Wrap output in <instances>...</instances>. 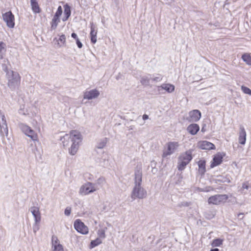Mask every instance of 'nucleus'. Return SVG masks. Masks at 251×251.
<instances>
[{
    "label": "nucleus",
    "mask_w": 251,
    "mask_h": 251,
    "mask_svg": "<svg viewBox=\"0 0 251 251\" xmlns=\"http://www.w3.org/2000/svg\"><path fill=\"white\" fill-rule=\"evenodd\" d=\"M82 139L81 134L76 130H73L70 135L66 134L60 138L64 147H68L71 143V147L69 148V153L72 155H75L77 152Z\"/></svg>",
    "instance_id": "obj_1"
},
{
    "label": "nucleus",
    "mask_w": 251,
    "mask_h": 251,
    "mask_svg": "<svg viewBox=\"0 0 251 251\" xmlns=\"http://www.w3.org/2000/svg\"><path fill=\"white\" fill-rule=\"evenodd\" d=\"M134 187L131 193L132 201L137 199H143L147 196V191L141 186L142 182V173L140 170L137 169L134 173Z\"/></svg>",
    "instance_id": "obj_2"
},
{
    "label": "nucleus",
    "mask_w": 251,
    "mask_h": 251,
    "mask_svg": "<svg viewBox=\"0 0 251 251\" xmlns=\"http://www.w3.org/2000/svg\"><path fill=\"white\" fill-rule=\"evenodd\" d=\"M3 70L6 73L8 86L12 91L16 90L21 82V76L19 73L12 70L8 71L6 67L3 68Z\"/></svg>",
    "instance_id": "obj_3"
},
{
    "label": "nucleus",
    "mask_w": 251,
    "mask_h": 251,
    "mask_svg": "<svg viewBox=\"0 0 251 251\" xmlns=\"http://www.w3.org/2000/svg\"><path fill=\"white\" fill-rule=\"evenodd\" d=\"M192 158V151L190 150L181 154L178 157V170L179 171L183 170Z\"/></svg>",
    "instance_id": "obj_4"
},
{
    "label": "nucleus",
    "mask_w": 251,
    "mask_h": 251,
    "mask_svg": "<svg viewBox=\"0 0 251 251\" xmlns=\"http://www.w3.org/2000/svg\"><path fill=\"white\" fill-rule=\"evenodd\" d=\"M18 126L23 133L30 137L33 141H38L37 133L30 127L22 123H18Z\"/></svg>",
    "instance_id": "obj_5"
},
{
    "label": "nucleus",
    "mask_w": 251,
    "mask_h": 251,
    "mask_svg": "<svg viewBox=\"0 0 251 251\" xmlns=\"http://www.w3.org/2000/svg\"><path fill=\"white\" fill-rule=\"evenodd\" d=\"M228 198L227 195L218 194L210 197L208 198V202L209 204L218 205L222 202H226Z\"/></svg>",
    "instance_id": "obj_6"
},
{
    "label": "nucleus",
    "mask_w": 251,
    "mask_h": 251,
    "mask_svg": "<svg viewBox=\"0 0 251 251\" xmlns=\"http://www.w3.org/2000/svg\"><path fill=\"white\" fill-rule=\"evenodd\" d=\"M74 226L78 232L84 235L88 233V227L80 219H76L75 221Z\"/></svg>",
    "instance_id": "obj_7"
},
{
    "label": "nucleus",
    "mask_w": 251,
    "mask_h": 251,
    "mask_svg": "<svg viewBox=\"0 0 251 251\" xmlns=\"http://www.w3.org/2000/svg\"><path fill=\"white\" fill-rule=\"evenodd\" d=\"M3 20L6 22L7 26L9 28H13L15 26L14 15L11 11L2 14Z\"/></svg>",
    "instance_id": "obj_8"
},
{
    "label": "nucleus",
    "mask_w": 251,
    "mask_h": 251,
    "mask_svg": "<svg viewBox=\"0 0 251 251\" xmlns=\"http://www.w3.org/2000/svg\"><path fill=\"white\" fill-rule=\"evenodd\" d=\"M94 186V184L91 182H87L80 187L79 193L83 195H86L93 193L96 191Z\"/></svg>",
    "instance_id": "obj_9"
},
{
    "label": "nucleus",
    "mask_w": 251,
    "mask_h": 251,
    "mask_svg": "<svg viewBox=\"0 0 251 251\" xmlns=\"http://www.w3.org/2000/svg\"><path fill=\"white\" fill-rule=\"evenodd\" d=\"M178 147V143L176 142H170L167 144V149L163 153V157H167L175 152Z\"/></svg>",
    "instance_id": "obj_10"
},
{
    "label": "nucleus",
    "mask_w": 251,
    "mask_h": 251,
    "mask_svg": "<svg viewBox=\"0 0 251 251\" xmlns=\"http://www.w3.org/2000/svg\"><path fill=\"white\" fill-rule=\"evenodd\" d=\"M201 118V112L199 110H193L189 112L187 120L189 122H197Z\"/></svg>",
    "instance_id": "obj_11"
},
{
    "label": "nucleus",
    "mask_w": 251,
    "mask_h": 251,
    "mask_svg": "<svg viewBox=\"0 0 251 251\" xmlns=\"http://www.w3.org/2000/svg\"><path fill=\"white\" fill-rule=\"evenodd\" d=\"M100 95V92L96 89L86 91L84 93L83 98L88 100L96 99Z\"/></svg>",
    "instance_id": "obj_12"
},
{
    "label": "nucleus",
    "mask_w": 251,
    "mask_h": 251,
    "mask_svg": "<svg viewBox=\"0 0 251 251\" xmlns=\"http://www.w3.org/2000/svg\"><path fill=\"white\" fill-rule=\"evenodd\" d=\"M238 136L239 143L244 145L246 142L247 133L244 127L242 125L240 126Z\"/></svg>",
    "instance_id": "obj_13"
},
{
    "label": "nucleus",
    "mask_w": 251,
    "mask_h": 251,
    "mask_svg": "<svg viewBox=\"0 0 251 251\" xmlns=\"http://www.w3.org/2000/svg\"><path fill=\"white\" fill-rule=\"evenodd\" d=\"M198 147L201 150H205L215 149V145L213 143L207 141H202L198 142Z\"/></svg>",
    "instance_id": "obj_14"
},
{
    "label": "nucleus",
    "mask_w": 251,
    "mask_h": 251,
    "mask_svg": "<svg viewBox=\"0 0 251 251\" xmlns=\"http://www.w3.org/2000/svg\"><path fill=\"white\" fill-rule=\"evenodd\" d=\"M223 155L220 153L215 155L210 164V168H213L221 164L223 161Z\"/></svg>",
    "instance_id": "obj_15"
},
{
    "label": "nucleus",
    "mask_w": 251,
    "mask_h": 251,
    "mask_svg": "<svg viewBox=\"0 0 251 251\" xmlns=\"http://www.w3.org/2000/svg\"><path fill=\"white\" fill-rule=\"evenodd\" d=\"M30 211L34 217L35 222L36 223H40L41 217L39 207L36 206L31 207Z\"/></svg>",
    "instance_id": "obj_16"
},
{
    "label": "nucleus",
    "mask_w": 251,
    "mask_h": 251,
    "mask_svg": "<svg viewBox=\"0 0 251 251\" xmlns=\"http://www.w3.org/2000/svg\"><path fill=\"white\" fill-rule=\"evenodd\" d=\"M90 38L92 44H95L97 42V29L93 23H90Z\"/></svg>",
    "instance_id": "obj_17"
},
{
    "label": "nucleus",
    "mask_w": 251,
    "mask_h": 251,
    "mask_svg": "<svg viewBox=\"0 0 251 251\" xmlns=\"http://www.w3.org/2000/svg\"><path fill=\"white\" fill-rule=\"evenodd\" d=\"M200 130V126L197 124H191L187 127V131L192 135H196Z\"/></svg>",
    "instance_id": "obj_18"
},
{
    "label": "nucleus",
    "mask_w": 251,
    "mask_h": 251,
    "mask_svg": "<svg viewBox=\"0 0 251 251\" xmlns=\"http://www.w3.org/2000/svg\"><path fill=\"white\" fill-rule=\"evenodd\" d=\"M53 40H56L57 42V46L58 47H65L66 45V36L64 34H62L57 39L56 38H55Z\"/></svg>",
    "instance_id": "obj_19"
},
{
    "label": "nucleus",
    "mask_w": 251,
    "mask_h": 251,
    "mask_svg": "<svg viewBox=\"0 0 251 251\" xmlns=\"http://www.w3.org/2000/svg\"><path fill=\"white\" fill-rule=\"evenodd\" d=\"M30 4L33 13L37 14L41 12V8H40L38 3L36 0L30 1Z\"/></svg>",
    "instance_id": "obj_20"
},
{
    "label": "nucleus",
    "mask_w": 251,
    "mask_h": 251,
    "mask_svg": "<svg viewBox=\"0 0 251 251\" xmlns=\"http://www.w3.org/2000/svg\"><path fill=\"white\" fill-rule=\"evenodd\" d=\"M151 78V74H148L147 75H144L141 77L140 82L145 86H149L150 85V80Z\"/></svg>",
    "instance_id": "obj_21"
},
{
    "label": "nucleus",
    "mask_w": 251,
    "mask_h": 251,
    "mask_svg": "<svg viewBox=\"0 0 251 251\" xmlns=\"http://www.w3.org/2000/svg\"><path fill=\"white\" fill-rule=\"evenodd\" d=\"M199 171L201 175H204L206 172V161L204 160H200L198 162Z\"/></svg>",
    "instance_id": "obj_22"
},
{
    "label": "nucleus",
    "mask_w": 251,
    "mask_h": 251,
    "mask_svg": "<svg viewBox=\"0 0 251 251\" xmlns=\"http://www.w3.org/2000/svg\"><path fill=\"white\" fill-rule=\"evenodd\" d=\"M160 87L166 90L168 93H172L175 90V86L169 83L163 84Z\"/></svg>",
    "instance_id": "obj_23"
},
{
    "label": "nucleus",
    "mask_w": 251,
    "mask_h": 251,
    "mask_svg": "<svg viewBox=\"0 0 251 251\" xmlns=\"http://www.w3.org/2000/svg\"><path fill=\"white\" fill-rule=\"evenodd\" d=\"M251 187L249 181H246L242 183V187L239 190V191L241 194L246 195L247 194V192L245 191V190H248Z\"/></svg>",
    "instance_id": "obj_24"
},
{
    "label": "nucleus",
    "mask_w": 251,
    "mask_h": 251,
    "mask_svg": "<svg viewBox=\"0 0 251 251\" xmlns=\"http://www.w3.org/2000/svg\"><path fill=\"white\" fill-rule=\"evenodd\" d=\"M0 134L1 136L5 134L6 136L8 135V129L7 124L0 125Z\"/></svg>",
    "instance_id": "obj_25"
},
{
    "label": "nucleus",
    "mask_w": 251,
    "mask_h": 251,
    "mask_svg": "<svg viewBox=\"0 0 251 251\" xmlns=\"http://www.w3.org/2000/svg\"><path fill=\"white\" fill-rule=\"evenodd\" d=\"M217 181L223 183H230L231 182L230 177L226 175V176H220L217 177Z\"/></svg>",
    "instance_id": "obj_26"
},
{
    "label": "nucleus",
    "mask_w": 251,
    "mask_h": 251,
    "mask_svg": "<svg viewBox=\"0 0 251 251\" xmlns=\"http://www.w3.org/2000/svg\"><path fill=\"white\" fill-rule=\"evenodd\" d=\"M243 60L249 65H251V56L250 54L244 53L242 55Z\"/></svg>",
    "instance_id": "obj_27"
},
{
    "label": "nucleus",
    "mask_w": 251,
    "mask_h": 251,
    "mask_svg": "<svg viewBox=\"0 0 251 251\" xmlns=\"http://www.w3.org/2000/svg\"><path fill=\"white\" fill-rule=\"evenodd\" d=\"M101 243V240L100 238H97L95 240L91 241L90 245V248L93 249L100 245Z\"/></svg>",
    "instance_id": "obj_28"
},
{
    "label": "nucleus",
    "mask_w": 251,
    "mask_h": 251,
    "mask_svg": "<svg viewBox=\"0 0 251 251\" xmlns=\"http://www.w3.org/2000/svg\"><path fill=\"white\" fill-rule=\"evenodd\" d=\"M51 240L52 244V249H53L55 247H58V246H63L61 244H60L59 241L57 239V237L55 236H52Z\"/></svg>",
    "instance_id": "obj_29"
},
{
    "label": "nucleus",
    "mask_w": 251,
    "mask_h": 251,
    "mask_svg": "<svg viewBox=\"0 0 251 251\" xmlns=\"http://www.w3.org/2000/svg\"><path fill=\"white\" fill-rule=\"evenodd\" d=\"M223 242V240L220 238H217L213 240L211 245L213 247H220L221 245H222Z\"/></svg>",
    "instance_id": "obj_30"
},
{
    "label": "nucleus",
    "mask_w": 251,
    "mask_h": 251,
    "mask_svg": "<svg viewBox=\"0 0 251 251\" xmlns=\"http://www.w3.org/2000/svg\"><path fill=\"white\" fill-rule=\"evenodd\" d=\"M64 15L70 17L71 14V7L66 3L64 5Z\"/></svg>",
    "instance_id": "obj_31"
},
{
    "label": "nucleus",
    "mask_w": 251,
    "mask_h": 251,
    "mask_svg": "<svg viewBox=\"0 0 251 251\" xmlns=\"http://www.w3.org/2000/svg\"><path fill=\"white\" fill-rule=\"evenodd\" d=\"M107 141L106 138L101 139L98 143L97 147L98 149H103L106 146Z\"/></svg>",
    "instance_id": "obj_32"
},
{
    "label": "nucleus",
    "mask_w": 251,
    "mask_h": 251,
    "mask_svg": "<svg viewBox=\"0 0 251 251\" xmlns=\"http://www.w3.org/2000/svg\"><path fill=\"white\" fill-rule=\"evenodd\" d=\"M7 124L6 120L4 114L0 110V125Z\"/></svg>",
    "instance_id": "obj_33"
},
{
    "label": "nucleus",
    "mask_w": 251,
    "mask_h": 251,
    "mask_svg": "<svg viewBox=\"0 0 251 251\" xmlns=\"http://www.w3.org/2000/svg\"><path fill=\"white\" fill-rule=\"evenodd\" d=\"M241 90L243 91L244 93L251 96V89H250L249 88L245 86H242Z\"/></svg>",
    "instance_id": "obj_34"
},
{
    "label": "nucleus",
    "mask_w": 251,
    "mask_h": 251,
    "mask_svg": "<svg viewBox=\"0 0 251 251\" xmlns=\"http://www.w3.org/2000/svg\"><path fill=\"white\" fill-rule=\"evenodd\" d=\"M162 78L163 77L161 75L158 74L156 76L151 77V79L152 81L157 82L161 81L162 79Z\"/></svg>",
    "instance_id": "obj_35"
},
{
    "label": "nucleus",
    "mask_w": 251,
    "mask_h": 251,
    "mask_svg": "<svg viewBox=\"0 0 251 251\" xmlns=\"http://www.w3.org/2000/svg\"><path fill=\"white\" fill-rule=\"evenodd\" d=\"M182 176L180 175H177L175 177L176 181L175 182L176 184H180L182 180Z\"/></svg>",
    "instance_id": "obj_36"
},
{
    "label": "nucleus",
    "mask_w": 251,
    "mask_h": 251,
    "mask_svg": "<svg viewBox=\"0 0 251 251\" xmlns=\"http://www.w3.org/2000/svg\"><path fill=\"white\" fill-rule=\"evenodd\" d=\"M62 14V8L61 6H59L57 8V11H56L54 16H56V17L58 16L60 17V16Z\"/></svg>",
    "instance_id": "obj_37"
},
{
    "label": "nucleus",
    "mask_w": 251,
    "mask_h": 251,
    "mask_svg": "<svg viewBox=\"0 0 251 251\" xmlns=\"http://www.w3.org/2000/svg\"><path fill=\"white\" fill-rule=\"evenodd\" d=\"M58 23H57L56 22L53 21H51V23H50V25H51V27H50V28H51V30H54L56 28L57 25H58Z\"/></svg>",
    "instance_id": "obj_38"
},
{
    "label": "nucleus",
    "mask_w": 251,
    "mask_h": 251,
    "mask_svg": "<svg viewBox=\"0 0 251 251\" xmlns=\"http://www.w3.org/2000/svg\"><path fill=\"white\" fill-rule=\"evenodd\" d=\"M100 237L104 238L105 237V231L104 230H99L98 231Z\"/></svg>",
    "instance_id": "obj_39"
},
{
    "label": "nucleus",
    "mask_w": 251,
    "mask_h": 251,
    "mask_svg": "<svg viewBox=\"0 0 251 251\" xmlns=\"http://www.w3.org/2000/svg\"><path fill=\"white\" fill-rule=\"evenodd\" d=\"M39 223L35 222V224L33 225V230L34 233H36L39 229Z\"/></svg>",
    "instance_id": "obj_40"
},
{
    "label": "nucleus",
    "mask_w": 251,
    "mask_h": 251,
    "mask_svg": "<svg viewBox=\"0 0 251 251\" xmlns=\"http://www.w3.org/2000/svg\"><path fill=\"white\" fill-rule=\"evenodd\" d=\"M71 208L70 207H67L64 211V214L66 216H69L71 214Z\"/></svg>",
    "instance_id": "obj_41"
},
{
    "label": "nucleus",
    "mask_w": 251,
    "mask_h": 251,
    "mask_svg": "<svg viewBox=\"0 0 251 251\" xmlns=\"http://www.w3.org/2000/svg\"><path fill=\"white\" fill-rule=\"evenodd\" d=\"M52 251H64V249L63 246H58V247H55L53 249H52Z\"/></svg>",
    "instance_id": "obj_42"
},
{
    "label": "nucleus",
    "mask_w": 251,
    "mask_h": 251,
    "mask_svg": "<svg viewBox=\"0 0 251 251\" xmlns=\"http://www.w3.org/2000/svg\"><path fill=\"white\" fill-rule=\"evenodd\" d=\"M5 44L2 41H0V52L5 49Z\"/></svg>",
    "instance_id": "obj_43"
},
{
    "label": "nucleus",
    "mask_w": 251,
    "mask_h": 251,
    "mask_svg": "<svg viewBox=\"0 0 251 251\" xmlns=\"http://www.w3.org/2000/svg\"><path fill=\"white\" fill-rule=\"evenodd\" d=\"M75 41H76V44L78 48L79 49H81L83 46L82 43L80 42V41L79 40V39H77V40Z\"/></svg>",
    "instance_id": "obj_44"
},
{
    "label": "nucleus",
    "mask_w": 251,
    "mask_h": 251,
    "mask_svg": "<svg viewBox=\"0 0 251 251\" xmlns=\"http://www.w3.org/2000/svg\"><path fill=\"white\" fill-rule=\"evenodd\" d=\"M52 20L59 24V23L60 22V17H56V16L54 15Z\"/></svg>",
    "instance_id": "obj_45"
},
{
    "label": "nucleus",
    "mask_w": 251,
    "mask_h": 251,
    "mask_svg": "<svg viewBox=\"0 0 251 251\" xmlns=\"http://www.w3.org/2000/svg\"><path fill=\"white\" fill-rule=\"evenodd\" d=\"M52 20L59 24V23L60 22V17H56V16L54 15Z\"/></svg>",
    "instance_id": "obj_46"
},
{
    "label": "nucleus",
    "mask_w": 251,
    "mask_h": 251,
    "mask_svg": "<svg viewBox=\"0 0 251 251\" xmlns=\"http://www.w3.org/2000/svg\"><path fill=\"white\" fill-rule=\"evenodd\" d=\"M71 36L73 38L75 39V40H76L77 39H78V38L77 37V34L75 32H73L71 34Z\"/></svg>",
    "instance_id": "obj_47"
},
{
    "label": "nucleus",
    "mask_w": 251,
    "mask_h": 251,
    "mask_svg": "<svg viewBox=\"0 0 251 251\" xmlns=\"http://www.w3.org/2000/svg\"><path fill=\"white\" fill-rule=\"evenodd\" d=\"M205 126H206V125L205 124H203L202 125V126L201 129V131L202 132H204L206 131Z\"/></svg>",
    "instance_id": "obj_48"
},
{
    "label": "nucleus",
    "mask_w": 251,
    "mask_h": 251,
    "mask_svg": "<svg viewBox=\"0 0 251 251\" xmlns=\"http://www.w3.org/2000/svg\"><path fill=\"white\" fill-rule=\"evenodd\" d=\"M69 17H69V16H67H67H66V15H64V16H63V17L62 18V21H63V22H65V21H66L69 19Z\"/></svg>",
    "instance_id": "obj_49"
},
{
    "label": "nucleus",
    "mask_w": 251,
    "mask_h": 251,
    "mask_svg": "<svg viewBox=\"0 0 251 251\" xmlns=\"http://www.w3.org/2000/svg\"><path fill=\"white\" fill-rule=\"evenodd\" d=\"M243 215L244 213H240L238 214V218H239L240 219H242L243 218Z\"/></svg>",
    "instance_id": "obj_50"
},
{
    "label": "nucleus",
    "mask_w": 251,
    "mask_h": 251,
    "mask_svg": "<svg viewBox=\"0 0 251 251\" xmlns=\"http://www.w3.org/2000/svg\"><path fill=\"white\" fill-rule=\"evenodd\" d=\"M142 118L144 120H146L149 119V116L146 114H144L142 116Z\"/></svg>",
    "instance_id": "obj_51"
},
{
    "label": "nucleus",
    "mask_w": 251,
    "mask_h": 251,
    "mask_svg": "<svg viewBox=\"0 0 251 251\" xmlns=\"http://www.w3.org/2000/svg\"><path fill=\"white\" fill-rule=\"evenodd\" d=\"M103 180H104V178H99L98 179V183H102Z\"/></svg>",
    "instance_id": "obj_52"
},
{
    "label": "nucleus",
    "mask_w": 251,
    "mask_h": 251,
    "mask_svg": "<svg viewBox=\"0 0 251 251\" xmlns=\"http://www.w3.org/2000/svg\"><path fill=\"white\" fill-rule=\"evenodd\" d=\"M210 251H219V249L218 248L211 249Z\"/></svg>",
    "instance_id": "obj_53"
}]
</instances>
